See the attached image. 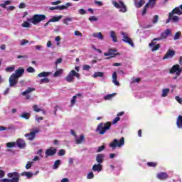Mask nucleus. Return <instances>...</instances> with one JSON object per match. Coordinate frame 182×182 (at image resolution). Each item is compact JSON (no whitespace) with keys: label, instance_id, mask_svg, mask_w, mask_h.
I'll return each instance as SVG.
<instances>
[{"label":"nucleus","instance_id":"obj_52","mask_svg":"<svg viewBox=\"0 0 182 182\" xmlns=\"http://www.w3.org/2000/svg\"><path fill=\"white\" fill-rule=\"evenodd\" d=\"M181 35V33L178 32L174 36V40L177 41V39H180V36Z\"/></svg>","mask_w":182,"mask_h":182},{"label":"nucleus","instance_id":"obj_61","mask_svg":"<svg viewBox=\"0 0 182 182\" xmlns=\"http://www.w3.org/2000/svg\"><path fill=\"white\" fill-rule=\"evenodd\" d=\"M171 16H173V13H169L168 18L166 20V23H168L171 21Z\"/></svg>","mask_w":182,"mask_h":182},{"label":"nucleus","instance_id":"obj_8","mask_svg":"<svg viewBox=\"0 0 182 182\" xmlns=\"http://www.w3.org/2000/svg\"><path fill=\"white\" fill-rule=\"evenodd\" d=\"M113 5L115 8L119 9L120 12H126L127 11L126 6H124V4H123L122 1H119L118 3L113 1Z\"/></svg>","mask_w":182,"mask_h":182},{"label":"nucleus","instance_id":"obj_14","mask_svg":"<svg viewBox=\"0 0 182 182\" xmlns=\"http://www.w3.org/2000/svg\"><path fill=\"white\" fill-rule=\"evenodd\" d=\"M156 177L157 178H159V180H166L168 178V175L167 174V173L161 172L156 175Z\"/></svg>","mask_w":182,"mask_h":182},{"label":"nucleus","instance_id":"obj_11","mask_svg":"<svg viewBox=\"0 0 182 182\" xmlns=\"http://www.w3.org/2000/svg\"><path fill=\"white\" fill-rule=\"evenodd\" d=\"M56 154V149L51 147L46 151V157L49 156H55Z\"/></svg>","mask_w":182,"mask_h":182},{"label":"nucleus","instance_id":"obj_10","mask_svg":"<svg viewBox=\"0 0 182 182\" xmlns=\"http://www.w3.org/2000/svg\"><path fill=\"white\" fill-rule=\"evenodd\" d=\"M121 33L124 36V38L122 39L123 42H125V43H129V45H130L132 47L134 46L133 41H132V38L127 36V34H126L124 32H122Z\"/></svg>","mask_w":182,"mask_h":182},{"label":"nucleus","instance_id":"obj_51","mask_svg":"<svg viewBox=\"0 0 182 182\" xmlns=\"http://www.w3.org/2000/svg\"><path fill=\"white\" fill-rule=\"evenodd\" d=\"M33 109L34 112H41V110H42V109H41V108H39L38 107V105H33Z\"/></svg>","mask_w":182,"mask_h":182},{"label":"nucleus","instance_id":"obj_48","mask_svg":"<svg viewBox=\"0 0 182 182\" xmlns=\"http://www.w3.org/2000/svg\"><path fill=\"white\" fill-rule=\"evenodd\" d=\"M172 21L173 22H178L180 21V17L177 16H172Z\"/></svg>","mask_w":182,"mask_h":182},{"label":"nucleus","instance_id":"obj_45","mask_svg":"<svg viewBox=\"0 0 182 182\" xmlns=\"http://www.w3.org/2000/svg\"><path fill=\"white\" fill-rule=\"evenodd\" d=\"M89 21H90V22H96L98 21V18H97V17L93 16H90L89 18Z\"/></svg>","mask_w":182,"mask_h":182},{"label":"nucleus","instance_id":"obj_4","mask_svg":"<svg viewBox=\"0 0 182 182\" xmlns=\"http://www.w3.org/2000/svg\"><path fill=\"white\" fill-rule=\"evenodd\" d=\"M110 126H112V123L110 122H107L105 124L101 123L98 125L97 132H98L100 134H105V133L110 129Z\"/></svg>","mask_w":182,"mask_h":182},{"label":"nucleus","instance_id":"obj_13","mask_svg":"<svg viewBox=\"0 0 182 182\" xmlns=\"http://www.w3.org/2000/svg\"><path fill=\"white\" fill-rule=\"evenodd\" d=\"M171 14H173V15H182V8L181 5H180L178 7H176Z\"/></svg>","mask_w":182,"mask_h":182},{"label":"nucleus","instance_id":"obj_28","mask_svg":"<svg viewBox=\"0 0 182 182\" xmlns=\"http://www.w3.org/2000/svg\"><path fill=\"white\" fill-rule=\"evenodd\" d=\"M109 36L112 38L113 42H117V37L116 36V33L114 31H110Z\"/></svg>","mask_w":182,"mask_h":182},{"label":"nucleus","instance_id":"obj_33","mask_svg":"<svg viewBox=\"0 0 182 182\" xmlns=\"http://www.w3.org/2000/svg\"><path fill=\"white\" fill-rule=\"evenodd\" d=\"M33 90H35V88L28 87L26 91L23 92L21 95L23 96H26V95H28V93H31V92H33Z\"/></svg>","mask_w":182,"mask_h":182},{"label":"nucleus","instance_id":"obj_21","mask_svg":"<svg viewBox=\"0 0 182 182\" xmlns=\"http://www.w3.org/2000/svg\"><path fill=\"white\" fill-rule=\"evenodd\" d=\"M117 50L116 49H109L107 53H105L104 55L105 56H113V55H117L116 53Z\"/></svg>","mask_w":182,"mask_h":182},{"label":"nucleus","instance_id":"obj_29","mask_svg":"<svg viewBox=\"0 0 182 182\" xmlns=\"http://www.w3.org/2000/svg\"><path fill=\"white\" fill-rule=\"evenodd\" d=\"M103 76H105V73L95 72L93 74L92 77H94V78H96V77H103Z\"/></svg>","mask_w":182,"mask_h":182},{"label":"nucleus","instance_id":"obj_62","mask_svg":"<svg viewBox=\"0 0 182 182\" xmlns=\"http://www.w3.org/2000/svg\"><path fill=\"white\" fill-rule=\"evenodd\" d=\"M74 33H75V36H80V37H82V33H80L79 31H75Z\"/></svg>","mask_w":182,"mask_h":182},{"label":"nucleus","instance_id":"obj_53","mask_svg":"<svg viewBox=\"0 0 182 182\" xmlns=\"http://www.w3.org/2000/svg\"><path fill=\"white\" fill-rule=\"evenodd\" d=\"M105 149V145H102L97 148V153H100V151H103V149Z\"/></svg>","mask_w":182,"mask_h":182},{"label":"nucleus","instance_id":"obj_34","mask_svg":"<svg viewBox=\"0 0 182 182\" xmlns=\"http://www.w3.org/2000/svg\"><path fill=\"white\" fill-rule=\"evenodd\" d=\"M116 95V93L114 94H109L104 97L105 100H112L113 99L114 96Z\"/></svg>","mask_w":182,"mask_h":182},{"label":"nucleus","instance_id":"obj_49","mask_svg":"<svg viewBox=\"0 0 182 182\" xmlns=\"http://www.w3.org/2000/svg\"><path fill=\"white\" fill-rule=\"evenodd\" d=\"M147 166H149V167H156V166H157V163H155V162H148L147 163Z\"/></svg>","mask_w":182,"mask_h":182},{"label":"nucleus","instance_id":"obj_50","mask_svg":"<svg viewBox=\"0 0 182 182\" xmlns=\"http://www.w3.org/2000/svg\"><path fill=\"white\" fill-rule=\"evenodd\" d=\"M93 177H95V175L93 174V172H90L87 176V178H88V180H92V178H93Z\"/></svg>","mask_w":182,"mask_h":182},{"label":"nucleus","instance_id":"obj_23","mask_svg":"<svg viewBox=\"0 0 182 182\" xmlns=\"http://www.w3.org/2000/svg\"><path fill=\"white\" fill-rule=\"evenodd\" d=\"M69 6H72V3H67L65 5L57 6V8L59 11H63V9H68Z\"/></svg>","mask_w":182,"mask_h":182},{"label":"nucleus","instance_id":"obj_41","mask_svg":"<svg viewBox=\"0 0 182 182\" xmlns=\"http://www.w3.org/2000/svg\"><path fill=\"white\" fill-rule=\"evenodd\" d=\"M6 72H14L15 70V65L8 67L5 69Z\"/></svg>","mask_w":182,"mask_h":182},{"label":"nucleus","instance_id":"obj_58","mask_svg":"<svg viewBox=\"0 0 182 182\" xmlns=\"http://www.w3.org/2000/svg\"><path fill=\"white\" fill-rule=\"evenodd\" d=\"M29 43V41H28L25 39H23V40L21 41V46L26 45V43Z\"/></svg>","mask_w":182,"mask_h":182},{"label":"nucleus","instance_id":"obj_22","mask_svg":"<svg viewBox=\"0 0 182 182\" xmlns=\"http://www.w3.org/2000/svg\"><path fill=\"white\" fill-rule=\"evenodd\" d=\"M104 159H105V155L103 154H97L96 156V161L99 164H102V163H103Z\"/></svg>","mask_w":182,"mask_h":182},{"label":"nucleus","instance_id":"obj_16","mask_svg":"<svg viewBox=\"0 0 182 182\" xmlns=\"http://www.w3.org/2000/svg\"><path fill=\"white\" fill-rule=\"evenodd\" d=\"M63 18V16H53L51 18L49 19V22H59L60 19Z\"/></svg>","mask_w":182,"mask_h":182},{"label":"nucleus","instance_id":"obj_39","mask_svg":"<svg viewBox=\"0 0 182 182\" xmlns=\"http://www.w3.org/2000/svg\"><path fill=\"white\" fill-rule=\"evenodd\" d=\"M59 166H60V160L55 161L54 165L53 166V170H56Z\"/></svg>","mask_w":182,"mask_h":182},{"label":"nucleus","instance_id":"obj_63","mask_svg":"<svg viewBox=\"0 0 182 182\" xmlns=\"http://www.w3.org/2000/svg\"><path fill=\"white\" fill-rule=\"evenodd\" d=\"M119 120H120V118L119 117H117L113 121L112 123L113 124H116L117 122H119Z\"/></svg>","mask_w":182,"mask_h":182},{"label":"nucleus","instance_id":"obj_55","mask_svg":"<svg viewBox=\"0 0 182 182\" xmlns=\"http://www.w3.org/2000/svg\"><path fill=\"white\" fill-rule=\"evenodd\" d=\"M140 82V78H136L135 80H132L131 82V85H134V83H139Z\"/></svg>","mask_w":182,"mask_h":182},{"label":"nucleus","instance_id":"obj_15","mask_svg":"<svg viewBox=\"0 0 182 182\" xmlns=\"http://www.w3.org/2000/svg\"><path fill=\"white\" fill-rule=\"evenodd\" d=\"M16 144L18 147H19V149H25V146H26V144H25V141H23V139H18L16 141Z\"/></svg>","mask_w":182,"mask_h":182},{"label":"nucleus","instance_id":"obj_27","mask_svg":"<svg viewBox=\"0 0 182 182\" xmlns=\"http://www.w3.org/2000/svg\"><path fill=\"white\" fill-rule=\"evenodd\" d=\"M176 124L178 129H182V116L179 115L176 120Z\"/></svg>","mask_w":182,"mask_h":182},{"label":"nucleus","instance_id":"obj_32","mask_svg":"<svg viewBox=\"0 0 182 182\" xmlns=\"http://www.w3.org/2000/svg\"><path fill=\"white\" fill-rule=\"evenodd\" d=\"M21 176H24L25 177H27V178H31L33 177V173H32V172H23Z\"/></svg>","mask_w":182,"mask_h":182},{"label":"nucleus","instance_id":"obj_9","mask_svg":"<svg viewBox=\"0 0 182 182\" xmlns=\"http://www.w3.org/2000/svg\"><path fill=\"white\" fill-rule=\"evenodd\" d=\"M8 177L10 179V182H18L19 181V174L18 173H10L8 174Z\"/></svg>","mask_w":182,"mask_h":182},{"label":"nucleus","instance_id":"obj_47","mask_svg":"<svg viewBox=\"0 0 182 182\" xmlns=\"http://www.w3.org/2000/svg\"><path fill=\"white\" fill-rule=\"evenodd\" d=\"M26 70L28 73H35V68L32 67H28Z\"/></svg>","mask_w":182,"mask_h":182},{"label":"nucleus","instance_id":"obj_44","mask_svg":"<svg viewBox=\"0 0 182 182\" xmlns=\"http://www.w3.org/2000/svg\"><path fill=\"white\" fill-rule=\"evenodd\" d=\"M69 22H72V18H66L63 20L65 25H68Z\"/></svg>","mask_w":182,"mask_h":182},{"label":"nucleus","instance_id":"obj_57","mask_svg":"<svg viewBox=\"0 0 182 182\" xmlns=\"http://www.w3.org/2000/svg\"><path fill=\"white\" fill-rule=\"evenodd\" d=\"M76 103V96H73L71 100V106H73Z\"/></svg>","mask_w":182,"mask_h":182},{"label":"nucleus","instance_id":"obj_17","mask_svg":"<svg viewBox=\"0 0 182 182\" xmlns=\"http://www.w3.org/2000/svg\"><path fill=\"white\" fill-rule=\"evenodd\" d=\"M175 55L174 50H168L163 59H170Z\"/></svg>","mask_w":182,"mask_h":182},{"label":"nucleus","instance_id":"obj_60","mask_svg":"<svg viewBox=\"0 0 182 182\" xmlns=\"http://www.w3.org/2000/svg\"><path fill=\"white\" fill-rule=\"evenodd\" d=\"M58 156H65V150L60 149L58 152Z\"/></svg>","mask_w":182,"mask_h":182},{"label":"nucleus","instance_id":"obj_1","mask_svg":"<svg viewBox=\"0 0 182 182\" xmlns=\"http://www.w3.org/2000/svg\"><path fill=\"white\" fill-rule=\"evenodd\" d=\"M25 73V70L23 68H20L15 71V73H13L9 77V83L10 86H15L16 83H18V79L21 77Z\"/></svg>","mask_w":182,"mask_h":182},{"label":"nucleus","instance_id":"obj_20","mask_svg":"<svg viewBox=\"0 0 182 182\" xmlns=\"http://www.w3.org/2000/svg\"><path fill=\"white\" fill-rule=\"evenodd\" d=\"M103 168V166H102V164H95L92 166V170L93 171H97L98 173L100 171H102V169Z\"/></svg>","mask_w":182,"mask_h":182},{"label":"nucleus","instance_id":"obj_6","mask_svg":"<svg viewBox=\"0 0 182 182\" xmlns=\"http://www.w3.org/2000/svg\"><path fill=\"white\" fill-rule=\"evenodd\" d=\"M169 72L172 75L175 74L176 76H180V75H181L182 68L180 67V65L176 64L170 69Z\"/></svg>","mask_w":182,"mask_h":182},{"label":"nucleus","instance_id":"obj_25","mask_svg":"<svg viewBox=\"0 0 182 182\" xmlns=\"http://www.w3.org/2000/svg\"><path fill=\"white\" fill-rule=\"evenodd\" d=\"M134 1L136 8H141V6H143V5L145 4L144 0H140L139 2H137V0Z\"/></svg>","mask_w":182,"mask_h":182},{"label":"nucleus","instance_id":"obj_24","mask_svg":"<svg viewBox=\"0 0 182 182\" xmlns=\"http://www.w3.org/2000/svg\"><path fill=\"white\" fill-rule=\"evenodd\" d=\"M85 141V136L80 135L75 138L76 144H81Z\"/></svg>","mask_w":182,"mask_h":182},{"label":"nucleus","instance_id":"obj_26","mask_svg":"<svg viewBox=\"0 0 182 182\" xmlns=\"http://www.w3.org/2000/svg\"><path fill=\"white\" fill-rule=\"evenodd\" d=\"M52 73L50 72H42L38 75V77H48V76H50Z\"/></svg>","mask_w":182,"mask_h":182},{"label":"nucleus","instance_id":"obj_59","mask_svg":"<svg viewBox=\"0 0 182 182\" xmlns=\"http://www.w3.org/2000/svg\"><path fill=\"white\" fill-rule=\"evenodd\" d=\"M83 70H89L90 69V65H85L82 67Z\"/></svg>","mask_w":182,"mask_h":182},{"label":"nucleus","instance_id":"obj_30","mask_svg":"<svg viewBox=\"0 0 182 182\" xmlns=\"http://www.w3.org/2000/svg\"><path fill=\"white\" fill-rule=\"evenodd\" d=\"M92 36L94 38H97V39H100V41H103V35H102V33H94Z\"/></svg>","mask_w":182,"mask_h":182},{"label":"nucleus","instance_id":"obj_18","mask_svg":"<svg viewBox=\"0 0 182 182\" xmlns=\"http://www.w3.org/2000/svg\"><path fill=\"white\" fill-rule=\"evenodd\" d=\"M112 82L115 86H119L120 84L119 83V81H117V73L116 72H114L112 73Z\"/></svg>","mask_w":182,"mask_h":182},{"label":"nucleus","instance_id":"obj_19","mask_svg":"<svg viewBox=\"0 0 182 182\" xmlns=\"http://www.w3.org/2000/svg\"><path fill=\"white\" fill-rule=\"evenodd\" d=\"M170 35H171V31H170V29H166L161 34V39H166V38H167V36H170Z\"/></svg>","mask_w":182,"mask_h":182},{"label":"nucleus","instance_id":"obj_54","mask_svg":"<svg viewBox=\"0 0 182 182\" xmlns=\"http://www.w3.org/2000/svg\"><path fill=\"white\" fill-rule=\"evenodd\" d=\"M32 167V162H28L27 164L26 165V170H29Z\"/></svg>","mask_w":182,"mask_h":182},{"label":"nucleus","instance_id":"obj_40","mask_svg":"<svg viewBox=\"0 0 182 182\" xmlns=\"http://www.w3.org/2000/svg\"><path fill=\"white\" fill-rule=\"evenodd\" d=\"M21 117H23V119H26L28 120V119L31 117V114H29V113L28 112H23V114H21Z\"/></svg>","mask_w":182,"mask_h":182},{"label":"nucleus","instance_id":"obj_5","mask_svg":"<svg viewBox=\"0 0 182 182\" xmlns=\"http://www.w3.org/2000/svg\"><path fill=\"white\" fill-rule=\"evenodd\" d=\"M122 146H124V137H122L119 140L115 139L109 144V147H112L113 150H114L116 147H122Z\"/></svg>","mask_w":182,"mask_h":182},{"label":"nucleus","instance_id":"obj_37","mask_svg":"<svg viewBox=\"0 0 182 182\" xmlns=\"http://www.w3.org/2000/svg\"><path fill=\"white\" fill-rule=\"evenodd\" d=\"M49 82H50V80H49V78H43L38 81V83L42 85V83H49Z\"/></svg>","mask_w":182,"mask_h":182},{"label":"nucleus","instance_id":"obj_31","mask_svg":"<svg viewBox=\"0 0 182 182\" xmlns=\"http://www.w3.org/2000/svg\"><path fill=\"white\" fill-rule=\"evenodd\" d=\"M156 0H149V2L146 4V6H149V8H153L156 5Z\"/></svg>","mask_w":182,"mask_h":182},{"label":"nucleus","instance_id":"obj_64","mask_svg":"<svg viewBox=\"0 0 182 182\" xmlns=\"http://www.w3.org/2000/svg\"><path fill=\"white\" fill-rule=\"evenodd\" d=\"M176 100H177L178 103H182V99L180 98V97H176Z\"/></svg>","mask_w":182,"mask_h":182},{"label":"nucleus","instance_id":"obj_38","mask_svg":"<svg viewBox=\"0 0 182 182\" xmlns=\"http://www.w3.org/2000/svg\"><path fill=\"white\" fill-rule=\"evenodd\" d=\"M169 92H170V89H168V88H166V89L163 90L162 97H166V96H167V95H168Z\"/></svg>","mask_w":182,"mask_h":182},{"label":"nucleus","instance_id":"obj_7","mask_svg":"<svg viewBox=\"0 0 182 182\" xmlns=\"http://www.w3.org/2000/svg\"><path fill=\"white\" fill-rule=\"evenodd\" d=\"M161 38H154L152 41V42L149 43V48H151V50L152 52L159 50V49H160V44H156V43H154V41H161Z\"/></svg>","mask_w":182,"mask_h":182},{"label":"nucleus","instance_id":"obj_12","mask_svg":"<svg viewBox=\"0 0 182 182\" xmlns=\"http://www.w3.org/2000/svg\"><path fill=\"white\" fill-rule=\"evenodd\" d=\"M36 133H39V129H36L34 132H32L29 134H26L25 136L27 137L28 140H33V139H35Z\"/></svg>","mask_w":182,"mask_h":182},{"label":"nucleus","instance_id":"obj_36","mask_svg":"<svg viewBox=\"0 0 182 182\" xmlns=\"http://www.w3.org/2000/svg\"><path fill=\"white\" fill-rule=\"evenodd\" d=\"M11 1L7 0V1H6L4 3L0 4V6H1V8H6V6L11 5Z\"/></svg>","mask_w":182,"mask_h":182},{"label":"nucleus","instance_id":"obj_43","mask_svg":"<svg viewBox=\"0 0 182 182\" xmlns=\"http://www.w3.org/2000/svg\"><path fill=\"white\" fill-rule=\"evenodd\" d=\"M23 28H31V23L24 21L22 24Z\"/></svg>","mask_w":182,"mask_h":182},{"label":"nucleus","instance_id":"obj_46","mask_svg":"<svg viewBox=\"0 0 182 182\" xmlns=\"http://www.w3.org/2000/svg\"><path fill=\"white\" fill-rule=\"evenodd\" d=\"M157 22H159V16L158 15H155L152 19V23H157Z\"/></svg>","mask_w":182,"mask_h":182},{"label":"nucleus","instance_id":"obj_2","mask_svg":"<svg viewBox=\"0 0 182 182\" xmlns=\"http://www.w3.org/2000/svg\"><path fill=\"white\" fill-rule=\"evenodd\" d=\"M46 19V16L43 14H35L31 18H28V22L33 23V25H38L42 21Z\"/></svg>","mask_w":182,"mask_h":182},{"label":"nucleus","instance_id":"obj_42","mask_svg":"<svg viewBox=\"0 0 182 182\" xmlns=\"http://www.w3.org/2000/svg\"><path fill=\"white\" fill-rule=\"evenodd\" d=\"M7 147H9V149H12V147H15V146H16V143L15 142H8L6 144Z\"/></svg>","mask_w":182,"mask_h":182},{"label":"nucleus","instance_id":"obj_3","mask_svg":"<svg viewBox=\"0 0 182 182\" xmlns=\"http://www.w3.org/2000/svg\"><path fill=\"white\" fill-rule=\"evenodd\" d=\"M75 77H77V79H80V74L76 73L75 70H72L65 77V80L68 82V83H72L75 82Z\"/></svg>","mask_w":182,"mask_h":182},{"label":"nucleus","instance_id":"obj_35","mask_svg":"<svg viewBox=\"0 0 182 182\" xmlns=\"http://www.w3.org/2000/svg\"><path fill=\"white\" fill-rule=\"evenodd\" d=\"M63 73V69H59L57 71L55 72L53 76L54 77H58V76H60Z\"/></svg>","mask_w":182,"mask_h":182},{"label":"nucleus","instance_id":"obj_56","mask_svg":"<svg viewBox=\"0 0 182 182\" xmlns=\"http://www.w3.org/2000/svg\"><path fill=\"white\" fill-rule=\"evenodd\" d=\"M78 13L80 14V15H85L86 14V10L83 9H80L79 11H78Z\"/></svg>","mask_w":182,"mask_h":182}]
</instances>
